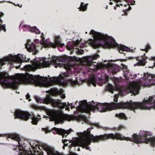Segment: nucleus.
Wrapping results in <instances>:
<instances>
[{"instance_id":"30","label":"nucleus","mask_w":155,"mask_h":155,"mask_svg":"<svg viewBox=\"0 0 155 155\" xmlns=\"http://www.w3.org/2000/svg\"><path fill=\"white\" fill-rule=\"evenodd\" d=\"M131 9V7L129 6V8H128L127 10H126L124 11V14H123L122 15H127V13L126 12H127V10H130Z\"/></svg>"},{"instance_id":"7","label":"nucleus","mask_w":155,"mask_h":155,"mask_svg":"<svg viewBox=\"0 0 155 155\" xmlns=\"http://www.w3.org/2000/svg\"><path fill=\"white\" fill-rule=\"evenodd\" d=\"M51 60L46 61L45 58H39L35 59L32 62V64L27 65L24 66L23 68L26 71H33L38 68L47 67L50 65H52L55 68L61 67V64L59 62L65 61V59L61 57L54 56L51 57Z\"/></svg>"},{"instance_id":"16","label":"nucleus","mask_w":155,"mask_h":155,"mask_svg":"<svg viewBox=\"0 0 155 155\" xmlns=\"http://www.w3.org/2000/svg\"><path fill=\"white\" fill-rule=\"evenodd\" d=\"M19 28L20 31H24L28 30L31 32H35L37 34H40L41 33L40 30L35 26L31 27L29 25L21 24Z\"/></svg>"},{"instance_id":"31","label":"nucleus","mask_w":155,"mask_h":155,"mask_svg":"<svg viewBox=\"0 0 155 155\" xmlns=\"http://www.w3.org/2000/svg\"><path fill=\"white\" fill-rule=\"evenodd\" d=\"M149 60L154 61V62L153 63V64L155 65V57H151L149 58Z\"/></svg>"},{"instance_id":"34","label":"nucleus","mask_w":155,"mask_h":155,"mask_svg":"<svg viewBox=\"0 0 155 155\" xmlns=\"http://www.w3.org/2000/svg\"><path fill=\"white\" fill-rule=\"evenodd\" d=\"M124 128V127L123 126L120 125L118 127L117 129L118 130H121L122 129H123Z\"/></svg>"},{"instance_id":"27","label":"nucleus","mask_w":155,"mask_h":155,"mask_svg":"<svg viewBox=\"0 0 155 155\" xmlns=\"http://www.w3.org/2000/svg\"><path fill=\"white\" fill-rule=\"evenodd\" d=\"M124 1L127 2H128L127 5L128 6L130 5H130H134L135 4V1L133 0H132V2L128 0H124Z\"/></svg>"},{"instance_id":"51","label":"nucleus","mask_w":155,"mask_h":155,"mask_svg":"<svg viewBox=\"0 0 155 155\" xmlns=\"http://www.w3.org/2000/svg\"><path fill=\"white\" fill-rule=\"evenodd\" d=\"M18 147V146H16V148H17V147Z\"/></svg>"},{"instance_id":"23","label":"nucleus","mask_w":155,"mask_h":155,"mask_svg":"<svg viewBox=\"0 0 155 155\" xmlns=\"http://www.w3.org/2000/svg\"><path fill=\"white\" fill-rule=\"evenodd\" d=\"M146 63L145 58L143 57L141 59L138 60V62L136 64H134V66H136L139 65H143Z\"/></svg>"},{"instance_id":"50","label":"nucleus","mask_w":155,"mask_h":155,"mask_svg":"<svg viewBox=\"0 0 155 155\" xmlns=\"http://www.w3.org/2000/svg\"><path fill=\"white\" fill-rule=\"evenodd\" d=\"M120 5H123L122 4H120Z\"/></svg>"},{"instance_id":"4","label":"nucleus","mask_w":155,"mask_h":155,"mask_svg":"<svg viewBox=\"0 0 155 155\" xmlns=\"http://www.w3.org/2000/svg\"><path fill=\"white\" fill-rule=\"evenodd\" d=\"M92 129H93V128H92ZM91 129V128H88L87 131H85L83 133H77V134L78 137L74 138L71 140L66 139L62 140V142L64 145L67 144L68 143H66L65 142L68 141L70 143H71V145L73 146L79 145L87 150H90V147L88 146L90 145L92 141L95 142H97L99 140H104L109 138L117 139L116 137H111L109 135L112 133L94 136L90 133Z\"/></svg>"},{"instance_id":"54","label":"nucleus","mask_w":155,"mask_h":155,"mask_svg":"<svg viewBox=\"0 0 155 155\" xmlns=\"http://www.w3.org/2000/svg\"><path fill=\"white\" fill-rule=\"evenodd\" d=\"M107 6H106V8H107Z\"/></svg>"},{"instance_id":"48","label":"nucleus","mask_w":155,"mask_h":155,"mask_svg":"<svg viewBox=\"0 0 155 155\" xmlns=\"http://www.w3.org/2000/svg\"><path fill=\"white\" fill-rule=\"evenodd\" d=\"M62 148H63L64 149V146L63 147H62Z\"/></svg>"},{"instance_id":"21","label":"nucleus","mask_w":155,"mask_h":155,"mask_svg":"<svg viewBox=\"0 0 155 155\" xmlns=\"http://www.w3.org/2000/svg\"><path fill=\"white\" fill-rule=\"evenodd\" d=\"M52 94L53 95H56L58 94H59L60 97L64 99L65 98V94L63 93L62 91H59L57 89H54L52 90Z\"/></svg>"},{"instance_id":"20","label":"nucleus","mask_w":155,"mask_h":155,"mask_svg":"<svg viewBox=\"0 0 155 155\" xmlns=\"http://www.w3.org/2000/svg\"><path fill=\"white\" fill-rule=\"evenodd\" d=\"M88 84H91L94 87L96 86V84L97 83L99 85L102 86L103 84V82L101 81V83H99L97 82L96 78L93 77L89 79L88 81Z\"/></svg>"},{"instance_id":"47","label":"nucleus","mask_w":155,"mask_h":155,"mask_svg":"<svg viewBox=\"0 0 155 155\" xmlns=\"http://www.w3.org/2000/svg\"><path fill=\"white\" fill-rule=\"evenodd\" d=\"M137 74H134V76L135 77H136L137 76Z\"/></svg>"},{"instance_id":"12","label":"nucleus","mask_w":155,"mask_h":155,"mask_svg":"<svg viewBox=\"0 0 155 155\" xmlns=\"http://www.w3.org/2000/svg\"><path fill=\"white\" fill-rule=\"evenodd\" d=\"M98 69L107 68L108 71L110 73L114 74L118 71V69L116 66L113 65L111 63L109 62L107 64H103L101 63H97L95 66V68Z\"/></svg>"},{"instance_id":"53","label":"nucleus","mask_w":155,"mask_h":155,"mask_svg":"<svg viewBox=\"0 0 155 155\" xmlns=\"http://www.w3.org/2000/svg\"><path fill=\"white\" fill-rule=\"evenodd\" d=\"M126 6V5H124V6Z\"/></svg>"},{"instance_id":"37","label":"nucleus","mask_w":155,"mask_h":155,"mask_svg":"<svg viewBox=\"0 0 155 155\" xmlns=\"http://www.w3.org/2000/svg\"><path fill=\"white\" fill-rule=\"evenodd\" d=\"M35 41L36 43H37V42H38L39 41L38 39H36L35 40Z\"/></svg>"},{"instance_id":"3","label":"nucleus","mask_w":155,"mask_h":155,"mask_svg":"<svg viewBox=\"0 0 155 155\" xmlns=\"http://www.w3.org/2000/svg\"><path fill=\"white\" fill-rule=\"evenodd\" d=\"M89 34L92 35L94 39H89L87 42L94 48H96L101 46L107 48L116 47L120 53H123L125 51H132V50L124 45L117 44L113 38L107 35L96 32L93 30L90 31Z\"/></svg>"},{"instance_id":"26","label":"nucleus","mask_w":155,"mask_h":155,"mask_svg":"<svg viewBox=\"0 0 155 155\" xmlns=\"http://www.w3.org/2000/svg\"><path fill=\"white\" fill-rule=\"evenodd\" d=\"M87 5L88 4L84 5V3L82 2L81 3L80 7L78 8L80 9V11H84L86 10Z\"/></svg>"},{"instance_id":"45","label":"nucleus","mask_w":155,"mask_h":155,"mask_svg":"<svg viewBox=\"0 0 155 155\" xmlns=\"http://www.w3.org/2000/svg\"><path fill=\"white\" fill-rule=\"evenodd\" d=\"M114 10H116V7H114Z\"/></svg>"},{"instance_id":"1","label":"nucleus","mask_w":155,"mask_h":155,"mask_svg":"<svg viewBox=\"0 0 155 155\" xmlns=\"http://www.w3.org/2000/svg\"><path fill=\"white\" fill-rule=\"evenodd\" d=\"M79 104L77 111L88 113L91 111L95 112L96 110L102 112L117 109L129 108L133 110L137 108L150 110L153 108L155 109V95L150 96L148 99L145 98L142 103L133 102L130 101L126 103L121 102L117 104H102L92 101L88 103L84 100L80 101Z\"/></svg>"},{"instance_id":"17","label":"nucleus","mask_w":155,"mask_h":155,"mask_svg":"<svg viewBox=\"0 0 155 155\" xmlns=\"http://www.w3.org/2000/svg\"><path fill=\"white\" fill-rule=\"evenodd\" d=\"M54 131H53L52 132L54 134H58L62 135L63 137H66L71 132L73 131V130L71 129L65 130L63 129L54 128Z\"/></svg>"},{"instance_id":"49","label":"nucleus","mask_w":155,"mask_h":155,"mask_svg":"<svg viewBox=\"0 0 155 155\" xmlns=\"http://www.w3.org/2000/svg\"><path fill=\"white\" fill-rule=\"evenodd\" d=\"M87 31L85 32V34H87Z\"/></svg>"},{"instance_id":"13","label":"nucleus","mask_w":155,"mask_h":155,"mask_svg":"<svg viewBox=\"0 0 155 155\" xmlns=\"http://www.w3.org/2000/svg\"><path fill=\"white\" fill-rule=\"evenodd\" d=\"M99 57V55L95 54L92 56L84 57L81 61V63L82 65L87 66H91L93 64L92 62L93 60L96 59Z\"/></svg>"},{"instance_id":"46","label":"nucleus","mask_w":155,"mask_h":155,"mask_svg":"<svg viewBox=\"0 0 155 155\" xmlns=\"http://www.w3.org/2000/svg\"><path fill=\"white\" fill-rule=\"evenodd\" d=\"M0 15L2 16H3V14L2 13Z\"/></svg>"},{"instance_id":"5","label":"nucleus","mask_w":155,"mask_h":155,"mask_svg":"<svg viewBox=\"0 0 155 155\" xmlns=\"http://www.w3.org/2000/svg\"><path fill=\"white\" fill-rule=\"evenodd\" d=\"M8 74L0 72V82L4 87L17 88L20 83L32 84V75L27 74H18L12 78L8 77Z\"/></svg>"},{"instance_id":"11","label":"nucleus","mask_w":155,"mask_h":155,"mask_svg":"<svg viewBox=\"0 0 155 155\" xmlns=\"http://www.w3.org/2000/svg\"><path fill=\"white\" fill-rule=\"evenodd\" d=\"M47 113L51 120H54L59 122L63 120L64 115L61 111L50 110L47 111Z\"/></svg>"},{"instance_id":"15","label":"nucleus","mask_w":155,"mask_h":155,"mask_svg":"<svg viewBox=\"0 0 155 155\" xmlns=\"http://www.w3.org/2000/svg\"><path fill=\"white\" fill-rule=\"evenodd\" d=\"M81 41H80L78 39H77L75 41L73 42L71 45H67L66 47L67 48L68 50H71V51H73L74 49H77L76 51L77 53L79 54H83L84 53V50L79 49L78 48V45L81 44Z\"/></svg>"},{"instance_id":"29","label":"nucleus","mask_w":155,"mask_h":155,"mask_svg":"<svg viewBox=\"0 0 155 155\" xmlns=\"http://www.w3.org/2000/svg\"><path fill=\"white\" fill-rule=\"evenodd\" d=\"M118 97V95L117 94H115L114 96V101L115 102H117V99Z\"/></svg>"},{"instance_id":"10","label":"nucleus","mask_w":155,"mask_h":155,"mask_svg":"<svg viewBox=\"0 0 155 155\" xmlns=\"http://www.w3.org/2000/svg\"><path fill=\"white\" fill-rule=\"evenodd\" d=\"M41 38L42 39L40 41L41 45L44 47H51L53 48H55L57 45H59L61 47L64 46V44H61L60 43V40L59 36H55L54 37V43H53L50 41L49 38L47 39L45 41L44 40L45 39L44 35L42 33L41 36Z\"/></svg>"},{"instance_id":"40","label":"nucleus","mask_w":155,"mask_h":155,"mask_svg":"<svg viewBox=\"0 0 155 155\" xmlns=\"http://www.w3.org/2000/svg\"><path fill=\"white\" fill-rule=\"evenodd\" d=\"M106 80L109 78V77L108 76H106Z\"/></svg>"},{"instance_id":"55","label":"nucleus","mask_w":155,"mask_h":155,"mask_svg":"<svg viewBox=\"0 0 155 155\" xmlns=\"http://www.w3.org/2000/svg\"><path fill=\"white\" fill-rule=\"evenodd\" d=\"M1 2H0V3Z\"/></svg>"},{"instance_id":"35","label":"nucleus","mask_w":155,"mask_h":155,"mask_svg":"<svg viewBox=\"0 0 155 155\" xmlns=\"http://www.w3.org/2000/svg\"><path fill=\"white\" fill-rule=\"evenodd\" d=\"M111 0H110V1H111ZM113 0L116 2H120L121 1V0Z\"/></svg>"},{"instance_id":"36","label":"nucleus","mask_w":155,"mask_h":155,"mask_svg":"<svg viewBox=\"0 0 155 155\" xmlns=\"http://www.w3.org/2000/svg\"><path fill=\"white\" fill-rule=\"evenodd\" d=\"M80 46L82 48H83L85 46V45L84 44L83 45H80Z\"/></svg>"},{"instance_id":"38","label":"nucleus","mask_w":155,"mask_h":155,"mask_svg":"<svg viewBox=\"0 0 155 155\" xmlns=\"http://www.w3.org/2000/svg\"><path fill=\"white\" fill-rule=\"evenodd\" d=\"M69 117V119H68V120H71L72 119V118L71 117Z\"/></svg>"},{"instance_id":"25","label":"nucleus","mask_w":155,"mask_h":155,"mask_svg":"<svg viewBox=\"0 0 155 155\" xmlns=\"http://www.w3.org/2000/svg\"><path fill=\"white\" fill-rule=\"evenodd\" d=\"M115 116L119 118L126 120L127 118L124 114L123 113H120L119 114H117Z\"/></svg>"},{"instance_id":"14","label":"nucleus","mask_w":155,"mask_h":155,"mask_svg":"<svg viewBox=\"0 0 155 155\" xmlns=\"http://www.w3.org/2000/svg\"><path fill=\"white\" fill-rule=\"evenodd\" d=\"M14 113L15 116V119L18 118L27 120L31 116L29 112L19 110H16Z\"/></svg>"},{"instance_id":"42","label":"nucleus","mask_w":155,"mask_h":155,"mask_svg":"<svg viewBox=\"0 0 155 155\" xmlns=\"http://www.w3.org/2000/svg\"><path fill=\"white\" fill-rule=\"evenodd\" d=\"M109 4L110 5H112L113 4V3H112V2H109Z\"/></svg>"},{"instance_id":"24","label":"nucleus","mask_w":155,"mask_h":155,"mask_svg":"<svg viewBox=\"0 0 155 155\" xmlns=\"http://www.w3.org/2000/svg\"><path fill=\"white\" fill-rule=\"evenodd\" d=\"M32 119L31 122L32 124L36 125L37 124L38 121L41 118L40 116H38L37 117H31Z\"/></svg>"},{"instance_id":"52","label":"nucleus","mask_w":155,"mask_h":155,"mask_svg":"<svg viewBox=\"0 0 155 155\" xmlns=\"http://www.w3.org/2000/svg\"><path fill=\"white\" fill-rule=\"evenodd\" d=\"M75 113H76V114H77V113H76V112H75Z\"/></svg>"},{"instance_id":"19","label":"nucleus","mask_w":155,"mask_h":155,"mask_svg":"<svg viewBox=\"0 0 155 155\" xmlns=\"http://www.w3.org/2000/svg\"><path fill=\"white\" fill-rule=\"evenodd\" d=\"M122 66L123 68V74H124V78L128 80L130 78L131 79L134 78L133 77H130L132 76V74L131 72L129 71V70L128 69L127 66L124 64H122Z\"/></svg>"},{"instance_id":"8","label":"nucleus","mask_w":155,"mask_h":155,"mask_svg":"<svg viewBox=\"0 0 155 155\" xmlns=\"http://www.w3.org/2000/svg\"><path fill=\"white\" fill-rule=\"evenodd\" d=\"M35 98L36 101L38 102L48 104L50 103L52 106L55 107H58L60 109H63L65 108V110L69 111V107L72 109L74 107V106L71 104L68 103L67 104L65 103H61L59 100H54L48 96L43 99H41L40 98L35 96Z\"/></svg>"},{"instance_id":"28","label":"nucleus","mask_w":155,"mask_h":155,"mask_svg":"<svg viewBox=\"0 0 155 155\" xmlns=\"http://www.w3.org/2000/svg\"><path fill=\"white\" fill-rule=\"evenodd\" d=\"M150 46L149 45H147L145 49H140V50L142 51H145L146 52H147L148 50L150 49Z\"/></svg>"},{"instance_id":"43","label":"nucleus","mask_w":155,"mask_h":155,"mask_svg":"<svg viewBox=\"0 0 155 155\" xmlns=\"http://www.w3.org/2000/svg\"><path fill=\"white\" fill-rule=\"evenodd\" d=\"M18 6L20 7H21L22 6V5H18Z\"/></svg>"},{"instance_id":"33","label":"nucleus","mask_w":155,"mask_h":155,"mask_svg":"<svg viewBox=\"0 0 155 155\" xmlns=\"http://www.w3.org/2000/svg\"><path fill=\"white\" fill-rule=\"evenodd\" d=\"M30 97V95L29 94V93H28L26 95V98L29 101H31V100L29 99Z\"/></svg>"},{"instance_id":"44","label":"nucleus","mask_w":155,"mask_h":155,"mask_svg":"<svg viewBox=\"0 0 155 155\" xmlns=\"http://www.w3.org/2000/svg\"><path fill=\"white\" fill-rule=\"evenodd\" d=\"M116 6H118V7H119V5H118V4H117L116 5Z\"/></svg>"},{"instance_id":"9","label":"nucleus","mask_w":155,"mask_h":155,"mask_svg":"<svg viewBox=\"0 0 155 155\" xmlns=\"http://www.w3.org/2000/svg\"><path fill=\"white\" fill-rule=\"evenodd\" d=\"M25 55L21 54L15 55H10L4 57L3 59L0 60V67L5 64V61H8L11 64L14 62L19 64L18 66H15V68L18 69L20 67L21 63L27 61Z\"/></svg>"},{"instance_id":"22","label":"nucleus","mask_w":155,"mask_h":155,"mask_svg":"<svg viewBox=\"0 0 155 155\" xmlns=\"http://www.w3.org/2000/svg\"><path fill=\"white\" fill-rule=\"evenodd\" d=\"M74 118L76 120L78 121H83L86 123H88L87 117L84 115H78L75 116Z\"/></svg>"},{"instance_id":"18","label":"nucleus","mask_w":155,"mask_h":155,"mask_svg":"<svg viewBox=\"0 0 155 155\" xmlns=\"http://www.w3.org/2000/svg\"><path fill=\"white\" fill-rule=\"evenodd\" d=\"M25 46L29 51L32 52L33 54H36L38 52L36 45L29 40H27Z\"/></svg>"},{"instance_id":"2","label":"nucleus","mask_w":155,"mask_h":155,"mask_svg":"<svg viewBox=\"0 0 155 155\" xmlns=\"http://www.w3.org/2000/svg\"><path fill=\"white\" fill-rule=\"evenodd\" d=\"M144 76L141 78V80H137L130 82L125 87H119L117 83L119 81L117 78H114V83L115 88L108 83L106 87V89L112 93L115 90H117L119 94L123 96L126 93H130L134 95L137 94L141 86L144 87H150L152 85H155V74H151L148 73L143 74Z\"/></svg>"},{"instance_id":"39","label":"nucleus","mask_w":155,"mask_h":155,"mask_svg":"<svg viewBox=\"0 0 155 155\" xmlns=\"http://www.w3.org/2000/svg\"><path fill=\"white\" fill-rule=\"evenodd\" d=\"M4 135H4V134H0V137H4Z\"/></svg>"},{"instance_id":"6","label":"nucleus","mask_w":155,"mask_h":155,"mask_svg":"<svg viewBox=\"0 0 155 155\" xmlns=\"http://www.w3.org/2000/svg\"><path fill=\"white\" fill-rule=\"evenodd\" d=\"M152 135L150 132L140 131L139 136L135 134L132 135L131 138L126 137L121 134L117 133L114 134H110L111 137H115L117 139L133 141L137 143H145L150 144L151 146L155 147V137H151Z\"/></svg>"},{"instance_id":"41","label":"nucleus","mask_w":155,"mask_h":155,"mask_svg":"<svg viewBox=\"0 0 155 155\" xmlns=\"http://www.w3.org/2000/svg\"><path fill=\"white\" fill-rule=\"evenodd\" d=\"M96 127H99V124H96Z\"/></svg>"},{"instance_id":"32","label":"nucleus","mask_w":155,"mask_h":155,"mask_svg":"<svg viewBox=\"0 0 155 155\" xmlns=\"http://www.w3.org/2000/svg\"><path fill=\"white\" fill-rule=\"evenodd\" d=\"M42 130L43 131H44L45 132V133H48L49 132V130L46 128H42Z\"/></svg>"}]
</instances>
